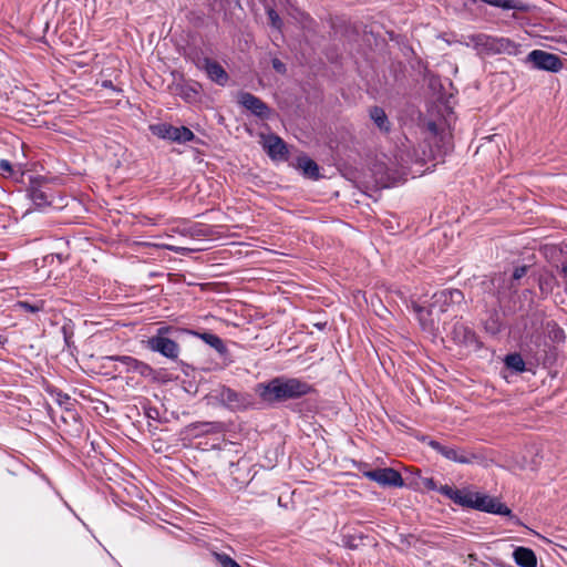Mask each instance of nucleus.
<instances>
[{"label":"nucleus","instance_id":"f257e3e1","mask_svg":"<svg viewBox=\"0 0 567 567\" xmlns=\"http://www.w3.org/2000/svg\"><path fill=\"white\" fill-rule=\"evenodd\" d=\"M309 389L307 383L296 379H275L267 385H259V394L264 401L275 402L301 396L306 394Z\"/></svg>","mask_w":567,"mask_h":567},{"label":"nucleus","instance_id":"f03ea898","mask_svg":"<svg viewBox=\"0 0 567 567\" xmlns=\"http://www.w3.org/2000/svg\"><path fill=\"white\" fill-rule=\"evenodd\" d=\"M432 299L431 309H425L416 302H412V308L416 312L420 323L424 329L429 330L435 329L434 319L431 318L433 309L437 307L441 312H444L446 311V299H450V302L453 305L461 303L464 301V295L457 289L443 290L434 293Z\"/></svg>","mask_w":567,"mask_h":567},{"label":"nucleus","instance_id":"7ed1b4c3","mask_svg":"<svg viewBox=\"0 0 567 567\" xmlns=\"http://www.w3.org/2000/svg\"><path fill=\"white\" fill-rule=\"evenodd\" d=\"M474 508L492 514L508 516L516 525H523L520 519L513 515L511 508H508L504 503L499 502V499L496 497L477 493V496H475Z\"/></svg>","mask_w":567,"mask_h":567},{"label":"nucleus","instance_id":"20e7f679","mask_svg":"<svg viewBox=\"0 0 567 567\" xmlns=\"http://www.w3.org/2000/svg\"><path fill=\"white\" fill-rule=\"evenodd\" d=\"M153 134L175 142H187L194 138V134L187 127H174L167 124H158L151 126Z\"/></svg>","mask_w":567,"mask_h":567},{"label":"nucleus","instance_id":"39448f33","mask_svg":"<svg viewBox=\"0 0 567 567\" xmlns=\"http://www.w3.org/2000/svg\"><path fill=\"white\" fill-rule=\"evenodd\" d=\"M527 61L537 69L550 72H557L561 68L560 59L557 55L542 50L532 51L527 56Z\"/></svg>","mask_w":567,"mask_h":567},{"label":"nucleus","instance_id":"423d86ee","mask_svg":"<svg viewBox=\"0 0 567 567\" xmlns=\"http://www.w3.org/2000/svg\"><path fill=\"white\" fill-rule=\"evenodd\" d=\"M147 348L156 351L169 359H176L178 355V346L175 341L163 336H155L146 341Z\"/></svg>","mask_w":567,"mask_h":567},{"label":"nucleus","instance_id":"0eeeda50","mask_svg":"<svg viewBox=\"0 0 567 567\" xmlns=\"http://www.w3.org/2000/svg\"><path fill=\"white\" fill-rule=\"evenodd\" d=\"M365 476L381 485L402 486L403 480L399 472L393 468H380L365 473Z\"/></svg>","mask_w":567,"mask_h":567},{"label":"nucleus","instance_id":"6e6552de","mask_svg":"<svg viewBox=\"0 0 567 567\" xmlns=\"http://www.w3.org/2000/svg\"><path fill=\"white\" fill-rule=\"evenodd\" d=\"M447 337H451L455 344L464 346L467 348L476 347L477 343L475 334L468 330V328L458 322L451 327L450 331L447 332Z\"/></svg>","mask_w":567,"mask_h":567},{"label":"nucleus","instance_id":"1a4fd4ad","mask_svg":"<svg viewBox=\"0 0 567 567\" xmlns=\"http://www.w3.org/2000/svg\"><path fill=\"white\" fill-rule=\"evenodd\" d=\"M477 44L486 47L494 53H512L515 50V43L509 39L505 38H491L485 35L477 37Z\"/></svg>","mask_w":567,"mask_h":567},{"label":"nucleus","instance_id":"9d476101","mask_svg":"<svg viewBox=\"0 0 567 567\" xmlns=\"http://www.w3.org/2000/svg\"><path fill=\"white\" fill-rule=\"evenodd\" d=\"M262 146L272 159H284L287 154L285 142L277 135H261Z\"/></svg>","mask_w":567,"mask_h":567},{"label":"nucleus","instance_id":"9b49d317","mask_svg":"<svg viewBox=\"0 0 567 567\" xmlns=\"http://www.w3.org/2000/svg\"><path fill=\"white\" fill-rule=\"evenodd\" d=\"M238 102L247 110L251 111L255 115L264 117L268 113L267 105L260 99L250 93H240L238 96Z\"/></svg>","mask_w":567,"mask_h":567},{"label":"nucleus","instance_id":"f8f14e48","mask_svg":"<svg viewBox=\"0 0 567 567\" xmlns=\"http://www.w3.org/2000/svg\"><path fill=\"white\" fill-rule=\"evenodd\" d=\"M443 456L450 461L461 464H471L480 458V456L473 452L449 446L443 451Z\"/></svg>","mask_w":567,"mask_h":567},{"label":"nucleus","instance_id":"ddd939ff","mask_svg":"<svg viewBox=\"0 0 567 567\" xmlns=\"http://www.w3.org/2000/svg\"><path fill=\"white\" fill-rule=\"evenodd\" d=\"M515 563L520 567H536L537 557L535 553L527 547H517L513 553Z\"/></svg>","mask_w":567,"mask_h":567},{"label":"nucleus","instance_id":"4468645a","mask_svg":"<svg viewBox=\"0 0 567 567\" xmlns=\"http://www.w3.org/2000/svg\"><path fill=\"white\" fill-rule=\"evenodd\" d=\"M205 70L213 81L219 84H224L227 81V74L225 70L217 62L207 60L205 63Z\"/></svg>","mask_w":567,"mask_h":567},{"label":"nucleus","instance_id":"2eb2a0df","mask_svg":"<svg viewBox=\"0 0 567 567\" xmlns=\"http://www.w3.org/2000/svg\"><path fill=\"white\" fill-rule=\"evenodd\" d=\"M298 167L302 171L303 175L309 178L317 179L319 177V167L316 162L309 157H300L298 159Z\"/></svg>","mask_w":567,"mask_h":567},{"label":"nucleus","instance_id":"dca6fc26","mask_svg":"<svg viewBox=\"0 0 567 567\" xmlns=\"http://www.w3.org/2000/svg\"><path fill=\"white\" fill-rule=\"evenodd\" d=\"M370 117L380 130H382V131L389 130V122H388L385 112L381 107H378V106L372 107L370 110Z\"/></svg>","mask_w":567,"mask_h":567},{"label":"nucleus","instance_id":"f3484780","mask_svg":"<svg viewBox=\"0 0 567 567\" xmlns=\"http://www.w3.org/2000/svg\"><path fill=\"white\" fill-rule=\"evenodd\" d=\"M116 360L126 364L128 367V370H131V369L136 370L141 374H145L146 372H148L151 370L148 365H146L142 362H138L137 360H135L131 357H120V358H116Z\"/></svg>","mask_w":567,"mask_h":567},{"label":"nucleus","instance_id":"a211bd4d","mask_svg":"<svg viewBox=\"0 0 567 567\" xmlns=\"http://www.w3.org/2000/svg\"><path fill=\"white\" fill-rule=\"evenodd\" d=\"M505 363L509 369H513L517 372L525 370V362L522 355L518 353L508 354L505 359Z\"/></svg>","mask_w":567,"mask_h":567},{"label":"nucleus","instance_id":"6ab92c4d","mask_svg":"<svg viewBox=\"0 0 567 567\" xmlns=\"http://www.w3.org/2000/svg\"><path fill=\"white\" fill-rule=\"evenodd\" d=\"M475 496H477V493H462L458 491V494H456L455 503L474 508Z\"/></svg>","mask_w":567,"mask_h":567},{"label":"nucleus","instance_id":"aec40b11","mask_svg":"<svg viewBox=\"0 0 567 567\" xmlns=\"http://www.w3.org/2000/svg\"><path fill=\"white\" fill-rule=\"evenodd\" d=\"M203 340L212 346L213 348H215L216 350H218L219 352H223L224 351V343L223 341L215 334H210V333H204L202 336Z\"/></svg>","mask_w":567,"mask_h":567},{"label":"nucleus","instance_id":"412c9836","mask_svg":"<svg viewBox=\"0 0 567 567\" xmlns=\"http://www.w3.org/2000/svg\"><path fill=\"white\" fill-rule=\"evenodd\" d=\"M31 198L38 206H44L49 203L47 193L39 188L32 189Z\"/></svg>","mask_w":567,"mask_h":567},{"label":"nucleus","instance_id":"4be33fe9","mask_svg":"<svg viewBox=\"0 0 567 567\" xmlns=\"http://www.w3.org/2000/svg\"><path fill=\"white\" fill-rule=\"evenodd\" d=\"M267 16H268L269 24L274 29L280 31L281 27H282V21H281L279 14L272 8H268Z\"/></svg>","mask_w":567,"mask_h":567},{"label":"nucleus","instance_id":"5701e85b","mask_svg":"<svg viewBox=\"0 0 567 567\" xmlns=\"http://www.w3.org/2000/svg\"><path fill=\"white\" fill-rule=\"evenodd\" d=\"M156 247L165 248L175 252L179 254H186L195 250H200V248H186V247H178L171 244H163V245H155Z\"/></svg>","mask_w":567,"mask_h":567},{"label":"nucleus","instance_id":"b1692460","mask_svg":"<svg viewBox=\"0 0 567 567\" xmlns=\"http://www.w3.org/2000/svg\"><path fill=\"white\" fill-rule=\"evenodd\" d=\"M217 559L223 567H240L233 558L227 555H217Z\"/></svg>","mask_w":567,"mask_h":567},{"label":"nucleus","instance_id":"393cba45","mask_svg":"<svg viewBox=\"0 0 567 567\" xmlns=\"http://www.w3.org/2000/svg\"><path fill=\"white\" fill-rule=\"evenodd\" d=\"M14 307L18 309H21V310L30 311V312H37L41 309V307H39V306L30 305L24 301L17 302Z\"/></svg>","mask_w":567,"mask_h":567},{"label":"nucleus","instance_id":"a878e982","mask_svg":"<svg viewBox=\"0 0 567 567\" xmlns=\"http://www.w3.org/2000/svg\"><path fill=\"white\" fill-rule=\"evenodd\" d=\"M419 486H423L427 489H434L435 488V483L433 481V478L431 477H421V482L417 483Z\"/></svg>","mask_w":567,"mask_h":567},{"label":"nucleus","instance_id":"bb28decb","mask_svg":"<svg viewBox=\"0 0 567 567\" xmlns=\"http://www.w3.org/2000/svg\"><path fill=\"white\" fill-rule=\"evenodd\" d=\"M0 171L2 173H8L9 175H11L13 173V167L9 161L0 159Z\"/></svg>","mask_w":567,"mask_h":567},{"label":"nucleus","instance_id":"cd10ccee","mask_svg":"<svg viewBox=\"0 0 567 567\" xmlns=\"http://www.w3.org/2000/svg\"><path fill=\"white\" fill-rule=\"evenodd\" d=\"M441 492L445 495H447L450 498H452L454 502L456 499V494H458V491L453 489L452 487L445 485L441 487Z\"/></svg>","mask_w":567,"mask_h":567},{"label":"nucleus","instance_id":"c85d7f7f","mask_svg":"<svg viewBox=\"0 0 567 567\" xmlns=\"http://www.w3.org/2000/svg\"><path fill=\"white\" fill-rule=\"evenodd\" d=\"M272 68L278 72L284 74L286 72V65L279 60L274 59L272 60Z\"/></svg>","mask_w":567,"mask_h":567},{"label":"nucleus","instance_id":"c756f323","mask_svg":"<svg viewBox=\"0 0 567 567\" xmlns=\"http://www.w3.org/2000/svg\"><path fill=\"white\" fill-rule=\"evenodd\" d=\"M527 271V266L517 267L513 272V279L518 280L523 276H525Z\"/></svg>","mask_w":567,"mask_h":567},{"label":"nucleus","instance_id":"7c9ffc66","mask_svg":"<svg viewBox=\"0 0 567 567\" xmlns=\"http://www.w3.org/2000/svg\"><path fill=\"white\" fill-rule=\"evenodd\" d=\"M429 445L437 451L439 453H441L443 455V451H445L446 446L442 445L441 443L436 442V441H430L429 442Z\"/></svg>","mask_w":567,"mask_h":567},{"label":"nucleus","instance_id":"2f4dec72","mask_svg":"<svg viewBox=\"0 0 567 567\" xmlns=\"http://www.w3.org/2000/svg\"><path fill=\"white\" fill-rule=\"evenodd\" d=\"M426 127H427V130H429L431 133H433L434 135H436V134H437V132H439L437 125H436L434 122H429V123L426 124Z\"/></svg>","mask_w":567,"mask_h":567},{"label":"nucleus","instance_id":"473e14b6","mask_svg":"<svg viewBox=\"0 0 567 567\" xmlns=\"http://www.w3.org/2000/svg\"><path fill=\"white\" fill-rule=\"evenodd\" d=\"M375 312L380 317H384V313L388 312V310L383 307V305L379 301V310L375 309Z\"/></svg>","mask_w":567,"mask_h":567},{"label":"nucleus","instance_id":"72a5a7b5","mask_svg":"<svg viewBox=\"0 0 567 567\" xmlns=\"http://www.w3.org/2000/svg\"><path fill=\"white\" fill-rule=\"evenodd\" d=\"M554 332H555L554 338H555L556 340H561V339H564V337H565V336H564V331H563V330H560V329H555V330H554Z\"/></svg>","mask_w":567,"mask_h":567},{"label":"nucleus","instance_id":"f704fd0d","mask_svg":"<svg viewBox=\"0 0 567 567\" xmlns=\"http://www.w3.org/2000/svg\"><path fill=\"white\" fill-rule=\"evenodd\" d=\"M561 272L564 274L565 278H566V284H567V264L566 265H563L561 267Z\"/></svg>","mask_w":567,"mask_h":567},{"label":"nucleus","instance_id":"c9c22d12","mask_svg":"<svg viewBox=\"0 0 567 567\" xmlns=\"http://www.w3.org/2000/svg\"><path fill=\"white\" fill-rule=\"evenodd\" d=\"M168 331V328H161L158 330V334L157 336H163L164 333H166Z\"/></svg>","mask_w":567,"mask_h":567},{"label":"nucleus","instance_id":"e433bc0d","mask_svg":"<svg viewBox=\"0 0 567 567\" xmlns=\"http://www.w3.org/2000/svg\"><path fill=\"white\" fill-rule=\"evenodd\" d=\"M44 260H50V262H53V260H54V256H53V255L48 256V257H45V259H44Z\"/></svg>","mask_w":567,"mask_h":567},{"label":"nucleus","instance_id":"4c0bfd02","mask_svg":"<svg viewBox=\"0 0 567 567\" xmlns=\"http://www.w3.org/2000/svg\"><path fill=\"white\" fill-rule=\"evenodd\" d=\"M103 86H111V82L110 81H104L103 82Z\"/></svg>","mask_w":567,"mask_h":567},{"label":"nucleus","instance_id":"58836bf2","mask_svg":"<svg viewBox=\"0 0 567 567\" xmlns=\"http://www.w3.org/2000/svg\"><path fill=\"white\" fill-rule=\"evenodd\" d=\"M496 135H493V136H488L486 137V140L491 141L493 137H495Z\"/></svg>","mask_w":567,"mask_h":567}]
</instances>
